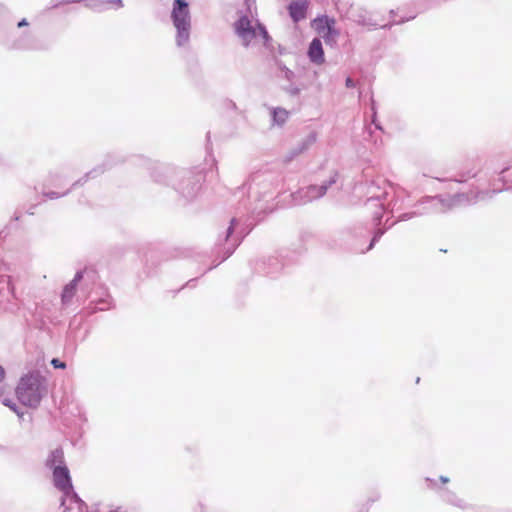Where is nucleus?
<instances>
[{"label": "nucleus", "mask_w": 512, "mask_h": 512, "mask_svg": "<svg viewBox=\"0 0 512 512\" xmlns=\"http://www.w3.org/2000/svg\"><path fill=\"white\" fill-rule=\"evenodd\" d=\"M46 466L53 470L54 485L63 493L61 498V507L64 508L63 512L69 511L72 504L78 506L79 512H85L87 506L73 490L70 473L64 464V453L61 448L51 451L46 459Z\"/></svg>", "instance_id": "obj_1"}, {"label": "nucleus", "mask_w": 512, "mask_h": 512, "mask_svg": "<svg viewBox=\"0 0 512 512\" xmlns=\"http://www.w3.org/2000/svg\"><path fill=\"white\" fill-rule=\"evenodd\" d=\"M246 13L235 23V31L245 46H269L271 41L266 28L257 19L255 0H245Z\"/></svg>", "instance_id": "obj_2"}, {"label": "nucleus", "mask_w": 512, "mask_h": 512, "mask_svg": "<svg viewBox=\"0 0 512 512\" xmlns=\"http://www.w3.org/2000/svg\"><path fill=\"white\" fill-rule=\"evenodd\" d=\"M498 191L499 190H493L492 193L482 191L473 196L462 193L448 199H443L440 197H427L421 202V204H429L427 207L425 206L423 208V211L402 214L400 216V220H409L414 216L422 215L424 213H442L460 205L475 204L479 201H484L491 198L492 194H495Z\"/></svg>", "instance_id": "obj_3"}, {"label": "nucleus", "mask_w": 512, "mask_h": 512, "mask_svg": "<svg viewBox=\"0 0 512 512\" xmlns=\"http://www.w3.org/2000/svg\"><path fill=\"white\" fill-rule=\"evenodd\" d=\"M46 391L45 378L39 372H31L20 379L16 395L23 405L36 408Z\"/></svg>", "instance_id": "obj_4"}, {"label": "nucleus", "mask_w": 512, "mask_h": 512, "mask_svg": "<svg viewBox=\"0 0 512 512\" xmlns=\"http://www.w3.org/2000/svg\"><path fill=\"white\" fill-rule=\"evenodd\" d=\"M171 20L176 30V46L179 48L188 47L191 37L192 19L189 5L185 0H174L171 11Z\"/></svg>", "instance_id": "obj_5"}, {"label": "nucleus", "mask_w": 512, "mask_h": 512, "mask_svg": "<svg viewBox=\"0 0 512 512\" xmlns=\"http://www.w3.org/2000/svg\"><path fill=\"white\" fill-rule=\"evenodd\" d=\"M335 181V176H333L330 178L328 183H324L322 185H311L298 190L296 193L292 194L294 204L303 205L322 197L326 193L328 187L335 183Z\"/></svg>", "instance_id": "obj_6"}, {"label": "nucleus", "mask_w": 512, "mask_h": 512, "mask_svg": "<svg viewBox=\"0 0 512 512\" xmlns=\"http://www.w3.org/2000/svg\"><path fill=\"white\" fill-rule=\"evenodd\" d=\"M312 27L324 39L326 44H334L339 35L335 28V20L327 16H322L314 19Z\"/></svg>", "instance_id": "obj_7"}, {"label": "nucleus", "mask_w": 512, "mask_h": 512, "mask_svg": "<svg viewBox=\"0 0 512 512\" xmlns=\"http://www.w3.org/2000/svg\"><path fill=\"white\" fill-rule=\"evenodd\" d=\"M238 226L239 221L237 219H232L226 231V242L230 241L232 245L231 251H228V249L226 248V258L235 250V248L241 243L245 236L244 231L239 230Z\"/></svg>", "instance_id": "obj_8"}, {"label": "nucleus", "mask_w": 512, "mask_h": 512, "mask_svg": "<svg viewBox=\"0 0 512 512\" xmlns=\"http://www.w3.org/2000/svg\"><path fill=\"white\" fill-rule=\"evenodd\" d=\"M308 57L311 62L321 65L325 61L324 51L320 39L315 38L309 45Z\"/></svg>", "instance_id": "obj_9"}, {"label": "nucleus", "mask_w": 512, "mask_h": 512, "mask_svg": "<svg viewBox=\"0 0 512 512\" xmlns=\"http://www.w3.org/2000/svg\"><path fill=\"white\" fill-rule=\"evenodd\" d=\"M82 278L83 273L79 271L75 274L73 280L70 281V283H68L64 287L61 295V301L64 306L68 305L71 302L72 298L75 295L77 284L79 283V281H81Z\"/></svg>", "instance_id": "obj_10"}, {"label": "nucleus", "mask_w": 512, "mask_h": 512, "mask_svg": "<svg viewBox=\"0 0 512 512\" xmlns=\"http://www.w3.org/2000/svg\"><path fill=\"white\" fill-rule=\"evenodd\" d=\"M306 9V0H297L289 5V14L294 22H298L306 17Z\"/></svg>", "instance_id": "obj_11"}, {"label": "nucleus", "mask_w": 512, "mask_h": 512, "mask_svg": "<svg viewBox=\"0 0 512 512\" xmlns=\"http://www.w3.org/2000/svg\"><path fill=\"white\" fill-rule=\"evenodd\" d=\"M269 112L272 117V124L277 126L284 125L290 114L289 111L281 107H271Z\"/></svg>", "instance_id": "obj_12"}, {"label": "nucleus", "mask_w": 512, "mask_h": 512, "mask_svg": "<svg viewBox=\"0 0 512 512\" xmlns=\"http://www.w3.org/2000/svg\"><path fill=\"white\" fill-rule=\"evenodd\" d=\"M384 184V187H383V192L382 193H377L376 191H371V196L369 198V201L373 200V199H376V200H379V201H386L388 199L389 196H391L392 194H395V187L390 184V183H386V182H383Z\"/></svg>", "instance_id": "obj_13"}, {"label": "nucleus", "mask_w": 512, "mask_h": 512, "mask_svg": "<svg viewBox=\"0 0 512 512\" xmlns=\"http://www.w3.org/2000/svg\"><path fill=\"white\" fill-rule=\"evenodd\" d=\"M107 4H114V5H116V7H117V8H121V7H123V2H122V0H109V1H107V2H102V3H100V4L97 6V10H99V11L104 10V9L106 8V5H107Z\"/></svg>", "instance_id": "obj_14"}, {"label": "nucleus", "mask_w": 512, "mask_h": 512, "mask_svg": "<svg viewBox=\"0 0 512 512\" xmlns=\"http://www.w3.org/2000/svg\"><path fill=\"white\" fill-rule=\"evenodd\" d=\"M3 404L7 407H9L12 411H14L20 418L23 416V412H21L17 405L12 401V400H9V399H5L3 401Z\"/></svg>", "instance_id": "obj_15"}, {"label": "nucleus", "mask_w": 512, "mask_h": 512, "mask_svg": "<svg viewBox=\"0 0 512 512\" xmlns=\"http://www.w3.org/2000/svg\"><path fill=\"white\" fill-rule=\"evenodd\" d=\"M198 190V186L197 185H193V187L191 188V190H188L187 192H185V190L183 189L182 190V193L185 197L187 198H191L195 195L196 191Z\"/></svg>", "instance_id": "obj_16"}, {"label": "nucleus", "mask_w": 512, "mask_h": 512, "mask_svg": "<svg viewBox=\"0 0 512 512\" xmlns=\"http://www.w3.org/2000/svg\"><path fill=\"white\" fill-rule=\"evenodd\" d=\"M51 364L54 368L58 369H64L66 367V364L57 358L52 359Z\"/></svg>", "instance_id": "obj_17"}, {"label": "nucleus", "mask_w": 512, "mask_h": 512, "mask_svg": "<svg viewBox=\"0 0 512 512\" xmlns=\"http://www.w3.org/2000/svg\"><path fill=\"white\" fill-rule=\"evenodd\" d=\"M65 194H66V193H62V194H60V193H58V192H54V191H52V192L45 193L44 195H45L46 197L50 198V199H56V198H59V197H61V196L65 195Z\"/></svg>", "instance_id": "obj_18"}, {"label": "nucleus", "mask_w": 512, "mask_h": 512, "mask_svg": "<svg viewBox=\"0 0 512 512\" xmlns=\"http://www.w3.org/2000/svg\"><path fill=\"white\" fill-rule=\"evenodd\" d=\"M383 233H384V231H381V230H378V231L375 233V235H374V237H373V239H372V242H371V244H370V246H369V249H371V248H372V246L374 245V243H375V242H376V241H377V240H378V239L383 235Z\"/></svg>", "instance_id": "obj_19"}, {"label": "nucleus", "mask_w": 512, "mask_h": 512, "mask_svg": "<svg viewBox=\"0 0 512 512\" xmlns=\"http://www.w3.org/2000/svg\"><path fill=\"white\" fill-rule=\"evenodd\" d=\"M345 85L347 88H354L356 86V83L352 78L348 77L345 81Z\"/></svg>", "instance_id": "obj_20"}, {"label": "nucleus", "mask_w": 512, "mask_h": 512, "mask_svg": "<svg viewBox=\"0 0 512 512\" xmlns=\"http://www.w3.org/2000/svg\"><path fill=\"white\" fill-rule=\"evenodd\" d=\"M316 140V137L314 134H310L307 139H306V144L307 145H311L312 143H314Z\"/></svg>", "instance_id": "obj_21"}, {"label": "nucleus", "mask_w": 512, "mask_h": 512, "mask_svg": "<svg viewBox=\"0 0 512 512\" xmlns=\"http://www.w3.org/2000/svg\"><path fill=\"white\" fill-rule=\"evenodd\" d=\"M288 92L291 94V95H298L300 90L296 87H292L288 90Z\"/></svg>", "instance_id": "obj_22"}, {"label": "nucleus", "mask_w": 512, "mask_h": 512, "mask_svg": "<svg viewBox=\"0 0 512 512\" xmlns=\"http://www.w3.org/2000/svg\"><path fill=\"white\" fill-rule=\"evenodd\" d=\"M5 378V370L4 368L0 365V382H2Z\"/></svg>", "instance_id": "obj_23"}, {"label": "nucleus", "mask_w": 512, "mask_h": 512, "mask_svg": "<svg viewBox=\"0 0 512 512\" xmlns=\"http://www.w3.org/2000/svg\"><path fill=\"white\" fill-rule=\"evenodd\" d=\"M28 25V22L26 19H22L19 23H18V27H23V26H27Z\"/></svg>", "instance_id": "obj_24"}, {"label": "nucleus", "mask_w": 512, "mask_h": 512, "mask_svg": "<svg viewBox=\"0 0 512 512\" xmlns=\"http://www.w3.org/2000/svg\"><path fill=\"white\" fill-rule=\"evenodd\" d=\"M98 170L97 169H93L92 171H90L89 173L86 174V178L90 177L91 175H93L94 173H96Z\"/></svg>", "instance_id": "obj_25"}, {"label": "nucleus", "mask_w": 512, "mask_h": 512, "mask_svg": "<svg viewBox=\"0 0 512 512\" xmlns=\"http://www.w3.org/2000/svg\"><path fill=\"white\" fill-rule=\"evenodd\" d=\"M440 480L443 482V483H447L449 481V479L447 477H444V476H441Z\"/></svg>", "instance_id": "obj_26"}, {"label": "nucleus", "mask_w": 512, "mask_h": 512, "mask_svg": "<svg viewBox=\"0 0 512 512\" xmlns=\"http://www.w3.org/2000/svg\"><path fill=\"white\" fill-rule=\"evenodd\" d=\"M404 21H405L404 19H401V20H398V21L397 20H393V23L394 24H399V23H402Z\"/></svg>", "instance_id": "obj_27"}, {"label": "nucleus", "mask_w": 512, "mask_h": 512, "mask_svg": "<svg viewBox=\"0 0 512 512\" xmlns=\"http://www.w3.org/2000/svg\"><path fill=\"white\" fill-rule=\"evenodd\" d=\"M372 190H375V189H380L379 187H375V186H372L371 187Z\"/></svg>", "instance_id": "obj_28"}, {"label": "nucleus", "mask_w": 512, "mask_h": 512, "mask_svg": "<svg viewBox=\"0 0 512 512\" xmlns=\"http://www.w3.org/2000/svg\"><path fill=\"white\" fill-rule=\"evenodd\" d=\"M99 309H100V310H105V309H106V307L101 306V307H99Z\"/></svg>", "instance_id": "obj_29"}, {"label": "nucleus", "mask_w": 512, "mask_h": 512, "mask_svg": "<svg viewBox=\"0 0 512 512\" xmlns=\"http://www.w3.org/2000/svg\"><path fill=\"white\" fill-rule=\"evenodd\" d=\"M111 512H118V511H117V510H113V511H111Z\"/></svg>", "instance_id": "obj_30"}]
</instances>
